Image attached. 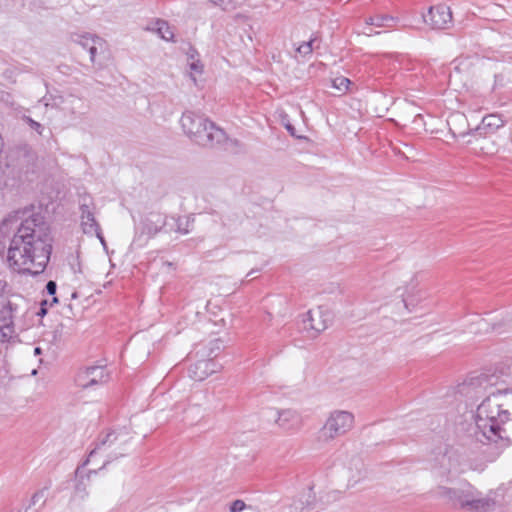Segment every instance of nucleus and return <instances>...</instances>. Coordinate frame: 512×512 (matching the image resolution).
I'll return each mask as SVG.
<instances>
[{
	"mask_svg": "<svg viewBox=\"0 0 512 512\" xmlns=\"http://www.w3.org/2000/svg\"><path fill=\"white\" fill-rule=\"evenodd\" d=\"M7 248L8 267L19 274H41L51 256L52 238L44 217L30 209L16 211L0 223V254Z\"/></svg>",
	"mask_w": 512,
	"mask_h": 512,
	"instance_id": "nucleus-1",
	"label": "nucleus"
},
{
	"mask_svg": "<svg viewBox=\"0 0 512 512\" xmlns=\"http://www.w3.org/2000/svg\"><path fill=\"white\" fill-rule=\"evenodd\" d=\"M474 435L480 442L512 440V390H496L478 406Z\"/></svg>",
	"mask_w": 512,
	"mask_h": 512,
	"instance_id": "nucleus-2",
	"label": "nucleus"
},
{
	"mask_svg": "<svg viewBox=\"0 0 512 512\" xmlns=\"http://www.w3.org/2000/svg\"><path fill=\"white\" fill-rule=\"evenodd\" d=\"M184 133L196 144L203 147H213L226 140L223 129L209 121L203 114L187 110L180 119Z\"/></svg>",
	"mask_w": 512,
	"mask_h": 512,
	"instance_id": "nucleus-3",
	"label": "nucleus"
},
{
	"mask_svg": "<svg viewBox=\"0 0 512 512\" xmlns=\"http://www.w3.org/2000/svg\"><path fill=\"white\" fill-rule=\"evenodd\" d=\"M355 424L354 414L346 410H334L326 419L319 432V439L323 442L332 441L347 434Z\"/></svg>",
	"mask_w": 512,
	"mask_h": 512,
	"instance_id": "nucleus-4",
	"label": "nucleus"
},
{
	"mask_svg": "<svg viewBox=\"0 0 512 512\" xmlns=\"http://www.w3.org/2000/svg\"><path fill=\"white\" fill-rule=\"evenodd\" d=\"M453 493L458 505L472 512H486L494 508L495 501L490 497H479L473 490L448 491Z\"/></svg>",
	"mask_w": 512,
	"mask_h": 512,
	"instance_id": "nucleus-5",
	"label": "nucleus"
},
{
	"mask_svg": "<svg viewBox=\"0 0 512 512\" xmlns=\"http://www.w3.org/2000/svg\"><path fill=\"white\" fill-rule=\"evenodd\" d=\"M330 321L331 315L329 311L318 307L316 309L309 310L306 313L303 319L304 329L307 331H312L313 336H316L327 329Z\"/></svg>",
	"mask_w": 512,
	"mask_h": 512,
	"instance_id": "nucleus-6",
	"label": "nucleus"
},
{
	"mask_svg": "<svg viewBox=\"0 0 512 512\" xmlns=\"http://www.w3.org/2000/svg\"><path fill=\"white\" fill-rule=\"evenodd\" d=\"M423 20L433 29H444L452 22L450 7L444 4L431 6Z\"/></svg>",
	"mask_w": 512,
	"mask_h": 512,
	"instance_id": "nucleus-7",
	"label": "nucleus"
},
{
	"mask_svg": "<svg viewBox=\"0 0 512 512\" xmlns=\"http://www.w3.org/2000/svg\"><path fill=\"white\" fill-rule=\"evenodd\" d=\"M17 306L9 300L0 301V342L8 341L14 334L13 319Z\"/></svg>",
	"mask_w": 512,
	"mask_h": 512,
	"instance_id": "nucleus-8",
	"label": "nucleus"
},
{
	"mask_svg": "<svg viewBox=\"0 0 512 512\" xmlns=\"http://www.w3.org/2000/svg\"><path fill=\"white\" fill-rule=\"evenodd\" d=\"M107 381V373L102 366H92L80 370L75 378L78 387L87 389Z\"/></svg>",
	"mask_w": 512,
	"mask_h": 512,
	"instance_id": "nucleus-9",
	"label": "nucleus"
},
{
	"mask_svg": "<svg viewBox=\"0 0 512 512\" xmlns=\"http://www.w3.org/2000/svg\"><path fill=\"white\" fill-rule=\"evenodd\" d=\"M275 424L286 433H296L303 426L301 414L293 409H282L277 411Z\"/></svg>",
	"mask_w": 512,
	"mask_h": 512,
	"instance_id": "nucleus-10",
	"label": "nucleus"
},
{
	"mask_svg": "<svg viewBox=\"0 0 512 512\" xmlns=\"http://www.w3.org/2000/svg\"><path fill=\"white\" fill-rule=\"evenodd\" d=\"M80 225L85 234L96 235L104 244L105 241L101 233L100 225L95 219L94 208L86 202L80 204Z\"/></svg>",
	"mask_w": 512,
	"mask_h": 512,
	"instance_id": "nucleus-11",
	"label": "nucleus"
},
{
	"mask_svg": "<svg viewBox=\"0 0 512 512\" xmlns=\"http://www.w3.org/2000/svg\"><path fill=\"white\" fill-rule=\"evenodd\" d=\"M220 366L213 360H200L191 365L188 372L190 378L195 381H203L211 374L217 372Z\"/></svg>",
	"mask_w": 512,
	"mask_h": 512,
	"instance_id": "nucleus-12",
	"label": "nucleus"
},
{
	"mask_svg": "<svg viewBox=\"0 0 512 512\" xmlns=\"http://www.w3.org/2000/svg\"><path fill=\"white\" fill-rule=\"evenodd\" d=\"M506 120L499 114H489L483 117L481 124L475 129V133L479 136L486 135L488 133H494L499 128L503 127Z\"/></svg>",
	"mask_w": 512,
	"mask_h": 512,
	"instance_id": "nucleus-13",
	"label": "nucleus"
},
{
	"mask_svg": "<svg viewBox=\"0 0 512 512\" xmlns=\"http://www.w3.org/2000/svg\"><path fill=\"white\" fill-rule=\"evenodd\" d=\"M148 30L158 34L165 41H174V32L168 22L158 19Z\"/></svg>",
	"mask_w": 512,
	"mask_h": 512,
	"instance_id": "nucleus-14",
	"label": "nucleus"
},
{
	"mask_svg": "<svg viewBox=\"0 0 512 512\" xmlns=\"http://www.w3.org/2000/svg\"><path fill=\"white\" fill-rule=\"evenodd\" d=\"M397 22V19L390 15L377 14L374 16L367 17L365 19V24L368 26L375 27H393Z\"/></svg>",
	"mask_w": 512,
	"mask_h": 512,
	"instance_id": "nucleus-15",
	"label": "nucleus"
},
{
	"mask_svg": "<svg viewBox=\"0 0 512 512\" xmlns=\"http://www.w3.org/2000/svg\"><path fill=\"white\" fill-rule=\"evenodd\" d=\"M99 36L91 33H71L70 41L80 45L84 49H89L93 44L94 39H98Z\"/></svg>",
	"mask_w": 512,
	"mask_h": 512,
	"instance_id": "nucleus-16",
	"label": "nucleus"
},
{
	"mask_svg": "<svg viewBox=\"0 0 512 512\" xmlns=\"http://www.w3.org/2000/svg\"><path fill=\"white\" fill-rule=\"evenodd\" d=\"M188 65L191 71V78L194 83H196L195 74H202L203 72V64L198 59V54L195 50H191L188 55Z\"/></svg>",
	"mask_w": 512,
	"mask_h": 512,
	"instance_id": "nucleus-17",
	"label": "nucleus"
},
{
	"mask_svg": "<svg viewBox=\"0 0 512 512\" xmlns=\"http://www.w3.org/2000/svg\"><path fill=\"white\" fill-rule=\"evenodd\" d=\"M73 100H75V97L73 95H69L67 97H65L64 95H60V94L52 95L50 97L49 101L45 103V106L55 108V109L66 110V108L63 107V105L68 102L72 103Z\"/></svg>",
	"mask_w": 512,
	"mask_h": 512,
	"instance_id": "nucleus-18",
	"label": "nucleus"
},
{
	"mask_svg": "<svg viewBox=\"0 0 512 512\" xmlns=\"http://www.w3.org/2000/svg\"><path fill=\"white\" fill-rule=\"evenodd\" d=\"M106 48H107V44H106V41L103 38L99 37L98 39H94L93 44L88 49V52L90 54V61L93 64H95L96 63V56L98 54H101V53L105 52Z\"/></svg>",
	"mask_w": 512,
	"mask_h": 512,
	"instance_id": "nucleus-19",
	"label": "nucleus"
},
{
	"mask_svg": "<svg viewBox=\"0 0 512 512\" xmlns=\"http://www.w3.org/2000/svg\"><path fill=\"white\" fill-rule=\"evenodd\" d=\"M511 323V319L509 316H503L499 320H495L493 323H491L490 327L486 331L496 332V333H503L509 330V326Z\"/></svg>",
	"mask_w": 512,
	"mask_h": 512,
	"instance_id": "nucleus-20",
	"label": "nucleus"
},
{
	"mask_svg": "<svg viewBox=\"0 0 512 512\" xmlns=\"http://www.w3.org/2000/svg\"><path fill=\"white\" fill-rule=\"evenodd\" d=\"M451 65L456 74H469L472 66V62L468 58L455 59Z\"/></svg>",
	"mask_w": 512,
	"mask_h": 512,
	"instance_id": "nucleus-21",
	"label": "nucleus"
},
{
	"mask_svg": "<svg viewBox=\"0 0 512 512\" xmlns=\"http://www.w3.org/2000/svg\"><path fill=\"white\" fill-rule=\"evenodd\" d=\"M47 492H48V487H44V488L38 490L37 492H35L31 498V504L36 505V504L40 503L41 505H43L46 500Z\"/></svg>",
	"mask_w": 512,
	"mask_h": 512,
	"instance_id": "nucleus-22",
	"label": "nucleus"
},
{
	"mask_svg": "<svg viewBox=\"0 0 512 512\" xmlns=\"http://www.w3.org/2000/svg\"><path fill=\"white\" fill-rule=\"evenodd\" d=\"M350 83V80L343 76L333 79V87L341 92L346 91Z\"/></svg>",
	"mask_w": 512,
	"mask_h": 512,
	"instance_id": "nucleus-23",
	"label": "nucleus"
},
{
	"mask_svg": "<svg viewBox=\"0 0 512 512\" xmlns=\"http://www.w3.org/2000/svg\"><path fill=\"white\" fill-rule=\"evenodd\" d=\"M192 222L188 217L179 218L177 221V231L182 234L189 233Z\"/></svg>",
	"mask_w": 512,
	"mask_h": 512,
	"instance_id": "nucleus-24",
	"label": "nucleus"
},
{
	"mask_svg": "<svg viewBox=\"0 0 512 512\" xmlns=\"http://www.w3.org/2000/svg\"><path fill=\"white\" fill-rule=\"evenodd\" d=\"M316 41V39H310L309 41L307 42H303L298 48H297V51L302 54V55H308L310 53H312L313 49H314V42Z\"/></svg>",
	"mask_w": 512,
	"mask_h": 512,
	"instance_id": "nucleus-25",
	"label": "nucleus"
},
{
	"mask_svg": "<svg viewBox=\"0 0 512 512\" xmlns=\"http://www.w3.org/2000/svg\"><path fill=\"white\" fill-rule=\"evenodd\" d=\"M480 150L485 155H493L497 152V147L496 144L491 141L484 143V145L480 147Z\"/></svg>",
	"mask_w": 512,
	"mask_h": 512,
	"instance_id": "nucleus-26",
	"label": "nucleus"
},
{
	"mask_svg": "<svg viewBox=\"0 0 512 512\" xmlns=\"http://www.w3.org/2000/svg\"><path fill=\"white\" fill-rule=\"evenodd\" d=\"M213 4L220 6L223 10H230L234 8V0H210Z\"/></svg>",
	"mask_w": 512,
	"mask_h": 512,
	"instance_id": "nucleus-27",
	"label": "nucleus"
},
{
	"mask_svg": "<svg viewBox=\"0 0 512 512\" xmlns=\"http://www.w3.org/2000/svg\"><path fill=\"white\" fill-rule=\"evenodd\" d=\"M359 461L356 463L355 465V468H356V472L353 473L351 475V477H349L348 479V486H354L356 483H358V481L360 480V476H361V469L359 467Z\"/></svg>",
	"mask_w": 512,
	"mask_h": 512,
	"instance_id": "nucleus-28",
	"label": "nucleus"
},
{
	"mask_svg": "<svg viewBox=\"0 0 512 512\" xmlns=\"http://www.w3.org/2000/svg\"><path fill=\"white\" fill-rule=\"evenodd\" d=\"M25 120H26V122L28 123V125L30 126L31 129L35 130L39 135L43 134L44 128H43V126L39 122L33 120L30 117H26Z\"/></svg>",
	"mask_w": 512,
	"mask_h": 512,
	"instance_id": "nucleus-29",
	"label": "nucleus"
},
{
	"mask_svg": "<svg viewBox=\"0 0 512 512\" xmlns=\"http://www.w3.org/2000/svg\"><path fill=\"white\" fill-rule=\"evenodd\" d=\"M56 289H57V284L56 282L54 281H49L47 284H46V290H47V293L49 295H52L53 296V299H52V303H57L58 302V299L57 297H55V294H56Z\"/></svg>",
	"mask_w": 512,
	"mask_h": 512,
	"instance_id": "nucleus-30",
	"label": "nucleus"
},
{
	"mask_svg": "<svg viewBox=\"0 0 512 512\" xmlns=\"http://www.w3.org/2000/svg\"><path fill=\"white\" fill-rule=\"evenodd\" d=\"M115 440H117V436L115 435V433L114 432L108 433L105 436V438H103L102 440L99 441L96 449H100L101 446H104L107 443H113Z\"/></svg>",
	"mask_w": 512,
	"mask_h": 512,
	"instance_id": "nucleus-31",
	"label": "nucleus"
},
{
	"mask_svg": "<svg viewBox=\"0 0 512 512\" xmlns=\"http://www.w3.org/2000/svg\"><path fill=\"white\" fill-rule=\"evenodd\" d=\"M246 504L242 500H235L230 506V512H241L245 509Z\"/></svg>",
	"mask_w": 512,
	"mask_h": 512,
	"instance_id": "nucleus-32",
	"label": "nucleus"
},
{
	"mask_svg": "<svg viewBox=\"0 0 512 512\" xmlns=\"http://www.w3.org/2000/svg\"><path fill=\"white\" fill-rule=\"evenodd\" d=\"M7 287V282L5 280L0 279V296L5 292Z\"/></svg>",
	"mask_w": 512,
	"mask_h": 512,
	"instance_id": "nucleus-33",
	"label": "nucleus"
},
{
	"mask_svg": "<svg viewBox=\"0 0 512 512\" xmlns=\"http://www.w3.org/2000/svg\"><path fill=\"white\" fill-rule=\"evenodd\" d=\"M41 353H42V350H41V348H40V347H36V348L34 349V354H35V355H40Z\"/></svg>",
	"mask_w": 512,
	"mask_h": 512,
	"instance_id": "nucleus-34",
	"label": "nucleus"
},
{
	"mask_svg": "<svg viewBox=\"0 0 512 512\" xmlns=\"http://www.w3.org/2000/svg\"><path fill=\"white\" fill-rule=\"evenodd\" d=\"M47 304V301H43L42 302V306L46 305ZM41 313L42 314H45L46 313V309L44 307L41 308Z\"/></svg>",
	"mask_w": 512,
	"mask_h": 512,
	"instance_id": "nucleus-35",
	"label": "nucleus"
},
{
	"mask_svg": "<svg viewBox=\"0 0 512 512\" xmlns=\"http://www.w3.org/2000/svg\"><path fill=\"white\" fill-rule=\"evenodd\" d=\"M372 33H373V30H372V29H369V31H368V32H366V34H367L368 36H371V35H372Z\"/></svg>",
	"mask_w": 512,
	"mask_h": 512,
	"instance_id": "nucleus-36",
	"label": "nucleus"
},
{
	"mask_svg": "<svg viewBox=\"0 0 512 512\" xmlns=\"http://www.w3.org/2000/svg\"><path fill=\"white\" fill-rule=\"evenodd\" d=\"M94 453H96V450L91 451L90 457L93 456Z\"/></svg>",
	"mask_w": 512,
	"mask_h": 512,
	"instance_id": "nucleus-37",
	"label": "nucleus"
},
{
	"mask_svg": "<svg viewBox=\"0 0 512 512\" xmlns=\"http://www.w3.org/2000/svg\"><path fill=\"white\" fill-rule=\"evenodd\" d=\"M69 112H70L71 114H74V113H75V111H74L73 109H71Z\"/></svg>",
	"mask_w": 512,
	"mask_h": 512,
	"instance_id": "nucleus-38",
	"label": "nucleus"
}]
</instances>
